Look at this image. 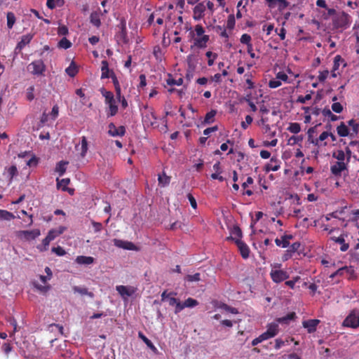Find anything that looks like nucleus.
<instances>
[{
	"label": "nucleus",
	"mask_w": 359,
	"mask_h": 359,
	"mask_svg": "<svg viewBox=\"0 0 359 359\" xmlns=\"http://www.w3.org/2000/svg\"><path fill=\"white\" fill-rule=\"evenodd\" d=\"M101 93L105 98V103L109 107V109L107 111V117L115 116L118 112V108L114 99V94L110 91L105 90L104 89H102Z\"/></svg>",
	"instance_id": "nucleus-1"
},
{
	"label": "nucleus",
	"mask_w": 359,
	"mask_h": 359,
	"mask_svg": "<svg viewBox=\"0 0 359 359\" xmlns=\"http://www.w3.org/2000/svg\"><path fill=\"white\" fill-rule=\"evenodd\" d=\"M332 23L336 29H346L351 23V18L348 13L341 12L333 18Z\"/></svg>",
	"instance_id": "nucleus-2"
},
{
	"label": "nucleus",
	"mask_w": 359,
	"mask_h": 359,
	"mask_svg": "<svg viewBox=\"0 0 359 359\" xmlns=\"http://www.w3.org/2000/svg\"><path fill=\"white\" fill-rule=\"evenodd\" d=\"M118 32L115 34V39L118 43H128V38L126 28V20L124 18L119 19V24L117 25Z\"/></svg>",
	"instance_id": "nucleus-3"
},
{
	"label": "nucleus",
	"mask_w": 359,
	"mask_h": 359,
	"mask_svg": "<svg viewBox=\"0 0 359 359\" xmlns=\"http://www.w3.org/2000/svg\"><path fill=\"white\" fill-rule=\"evenodd\" d=\"M342 325L346 327L356 329L359 327V311L353 309L346 317L342 323Z\"/></svg>",
	"instance_id": "nucleus-4"
},
{
	"label": "nucleus",
	"mask_w": 359,
	"mask_h": 359,
	"mask_svg": "<svg viewBox=\"0 0 359 359\" xmlns=\"http://www.w3.org/2000/svg\"><path fill=\"white\" fill-rule=\"evenodd\" d=\"M314 132V128H311L308 130L309 141L316 146H326L327 142H324L328 137V131L323 132L318 138H312V133Z\"/></svg>",
	"instance_id": "nucleus-5"
},
{
	"label": "nucleus",
	"mask_w": 359,
	"mask_h": 359,
	"mask_svg": "<svg viewBox=\"0 0 359 359\" xmlns=\"http://www.w3.org/2000/svg\"><path fill=\"white\" fill-rule=\"evenodd\" d=\"M278 333V325L276 323L269 324L266 332L259 336L261 341H264L274 337Z\"/></svg>",
	"instance_id": "nucleus-6"
},
{
	"label": "nucleus",
	"mask_w": 359,
	"mask_h": 359,
	"mask_svg": "<svg viewBox=\"0 0 359 359\" xmlns=\"http://www.w3.org/2000/svg\"><path fill=\"white\" fill-rule=\"evenodd\" d=\"M270 276L274 283H279L288 279L290 275L284 270L272 269L270 272Z\"/></svg>",
	"instance_id": "nucleus-7"
},
{
	"label": "nucleus",
	"mask_w": 359,
	"mask_h": 359,
	"mask_svg": "<svg viewBox=\"0 0 359 359\" xmlns=\"http://www.w3.org/2000/svg\"><path fill=\"white\" fill-rule=\"evenodd\" d=\"M28 69L34 75H41L46 70V66L42 60H39L30 63Z\"/></svg>",
	"instance_id": "nucleus-8"
},
{
	"label": "nucleus",
	"mask_w": 359,
	"mask_h": 359,
	"mask_svg": "<svg viewBox=\"0 0 359 359\" xmlns=\"http://www.w3.org/2000/svg\"><path fill=\"white\" fill-rule=\"evenodd\" d=\"M348 162H335L330 167L331 173L335 177H340L341 172L345 170H348Z\"/></svg>",
	"instance_id": "nucleus-9"
},
{
	"label": "nucleus",
	"mask_w": 359,
	"mask_h": 359,
	"mask_svg": "<svg viewBox=\"0 0 359 359\" xmlns=\"http://www.w3.org/2000/svg\"><path fill=\"white\" fill-rule=\"evenodd\" d=\"M116 290L124 299L133 296L136 292V288L133 286L117 285Z\"/></svg>",
	"instance_id": "nucleus-10"
},
{
	"label": "nucleus",
	"mask_w": 359,
	"mask_h": 359,
	"mask_svg": "<svg viewBox=\"0 0 359 359\" xmlns=\"http://www.w3.org/2000/svg\"><path fill=\"white\" fill-rule=\"evenodd\" d=\"M108 133L109 135L112 137L116 136H123L126 133V128L124 126H121L118 128H116L114 123H111L109 124V130Z\"/></svg>",
	"instance_id": "nucleus-11"
},
{
	"label": "nucleus",
	"mask_w": 359,
	"mask_h": 359,
	"mask_svg": "<svg viewBox=\"0 0 359 359\" xmlns=\"http://www.w3.org/2000/svg\"><path fill=\"white\" fill-rule=\"evenodd\" d=\"M18 236H23L24 238L27 240H34L36 238L39 237L41 234L39 229H33L30 231H20L18 232Z\"/></svg>",
	"instance_id": "nucleus-12"
},
{
	"label": "nucleus",
	"mask_w": 359,
	"mask_h": 359,
	"mask_svg": "<svg viewBox=\"0 0 359 359\" xmlns=\"http://www.w3.org/2000/svg\"><path fill=\"white\" fill-rule=\"evenodd\" d=\"M280 161L277 157L273 156L271 158L270 162L265 165L264 170L266 172L270 171H277L280 168Z\"/></svg>",
	"instance_id": "nucleus-13"
},
{
	"label": "nucleus",
	"mask_w": 359,
	"mask_h": 359,
	"mask_svg": "<svg viewBox=\"0 0 359 359\" xmlns=\"http://www.w3.org/2000/svg\"><path fill=\"white\" fill-rule=\"evenodd\" d=\"M236 244L239 249L240 253L243 259L249 257L250 249L248 246L241 239L236 240Z\"/></svg>",
	"instance_id": "nucleus-14"
},
{
	"label": "nucleus",
	"mask_w": 359,
	"mask_h": 359,
	"mask_svg": "<svg viewBox=\"0 0 359 359\" xmlns=\"http://www.w3.org/2000/svg\"><path fill=\"white\" fill-rule=\"evenodd\" d=\"M320 320L318 319H311L302 322V325L304 328L307 329L309 333L316 332V327L319 324Z\"/></svg>",
	"instance_id": "nucleus-15"
},
{
	"label": "nucleus",
	"mask_w": 359,
	"mask_h": 359,
	"mask_svg": "<svg viewBox=\"0 0 359 359\" xmlns=\"http://www.w3.org/2000/svg\"><path fill=\"white\" fill-rule=\"evenodd\" d=\"M205 11V6L204 2L198 3L194 8V18L196 20H201L204 16V12Z\"/></svg>",
	"instance_id": "nucleus-16"
},
{
	"label": "nucleus",
	"mask_w": 359,
	"mask_h": 359,
	"mask_svg": "<svg viewBox=\"0 0 359 359\" xmlns=\"http://www.w3.org/2000/svg\"><path fill=\"white\" fill-rule=\"evenodd\" d=\"M337 133L338 135L341 137H351V130L348 127V125L344 122H341L340 124L337 127Z\"/></svg>",
	"instance_id": "nucleus-17"
},
{
	"label": "nucleus",
	"mask_w": 359,
	"mask_h": 359,
	"mask_svg": "<svg viewBox=\"0 0 359 359\" xmlns=\"http://www.w3.org/2000/svg\"><path fill=\"white\" fill-rule=\"evenodd\" d=\"M293 236L291 234H285L281 236L280 238H276L275 243L277 246L282 247L283 248H287L290 245V240L292 239Z\"/></svg>",
	"instance_id": "nucleus-18"
},
{
	"label": "nucleus",
	"mask_w": 359,
	"mask_h": 359,
	"mask_svg": "<svg viewBox=\"0 0 359 359\" xmlns=\"http://www.w3.org/2000/svg\"><path fill=\"white\" fill-rule=\"evenodd\" d=\"M193 39L195 46L199 48H204L207 46V43L210 40V37L208 35H203L201 36L193 38Z\"/></svg>",
	"instance_id": "nucleus-19"
},
{
	"label": "nucleus",
	"mask_w": 359,
	"mask_h": 359,
	"mask_svg": "<svg viewBox=\"0 0 359 359\" xmlns=\"http://www.w3.org/2000/svg\"><path fill=\"white\" fill-rule=\"evenodd\" d=\"M113 242L115 246L120 248L131 250L135 249V245L131 242L124 241L116 238L114 239Z\"/></svg>",
	"instance_id": "nucleus-20"
},
{
	"label": "nucleus",
	"mask_w": 359,
	"mask_h": 359,
	"mask_svg": "<svg viewBox=\"0 0 359 359\" xmlns=\"http://www.w3.org/2000/svg\"><path fill=\"white\" fill-rule=\"evenodd\" d=\"M347 125L351 130V138H353L359 132V123L355 119L352 118L347 121Z\"/></svg>",
	"instance_id": "nucleus-21"
},
{
	"label": "nucleus",
	"mask_w": 359,
	"mask_h": 359,
	"mask_svg": "<svg viewBox=\"0 0 359 359\" xmlns=\"http://www.w3.org/2000/svg\"><path fill=\"white\" fill-rule=\"evenodd\" d=\"M102 15L101 11H93L90 15V22L97 28L101 26L100 15Z\"/></svg>",
	"instance_id": "nucleus-22"
},
{
	"label": "nucleus",
	"mask_w": 359,
	"mask_h": 359,
	"mask_svg": "<svg viewBox=\"0 0 359 359\" xmlns=\"http://www.w3.org/2000/svg\"><path fill=\"white\" fill-rule=\"evenodd\" d=\"M156 120V117L153 112L146 114L142 118L143 123L147 127L154 126Z\"/></svg>",
	"instance_id": "nucleus-23"
},
{
	"label": "nucleus",
	"mask_w": 359,
	"mask_h": 359,
	"mask_svg": "<svg viewBox=\"0 0 359 359\" xmlns=\"http://www.w3.org/2000/svg\"><path fill=\"white\" fill-rule=\"evenodd\" d=\"M102 79H108L111 77V72L109 68V63L107 60H102L101 62Z\"/></svg>",
	"instance_id": "nucleus-24"
},
{
	"label": "nucleus",
	"mask_w": 359,
	"mask_h": 359,
	"mask_svg": "<svg viewBox=\"0 0 359 359\" xmlns=\"http://www.w3.org/2000/svg\"><path fill=\"white\" fill-rule=\"evenodd\" d=\"M331 239L341 245L340 250L341 252H346L348 249L349 244L345 242L344 235H341L339 237H332Z\"/></svg>",
	"instance_id": "nucleus-25"
},
{
	"label": "nucleus",
	"mask_w": 359,
	"mask_h": 359,
	"mask_svg": "<svg viewBox=\"0 0 359 359\" xmlns=\"http://www.w3.org/2000/svg\"><path fill=\"white\" fill-rule=\"evenodd\" d=\"M66 230V227L63 226H59L57 229H52L48 233V236L50 238L52 241H53L55 238L63 233V232Z\"/></svg>",
	"instance_id": "nucleus-26"
},
{
	"label": "nucleus",
	"mask_w": 359,
	"mask_h": 359,
	"mask_svg": "<svg viewBox=\"0 0 359 359\" xmlns=\"http://www.w3.org/2000/svg\"><path fill=\"white\" fill-rule=\"evenodd\" d=\"M171 177L168 176L165 172L158 175V185L161 187L168 186L170 182Z\"/></svg>",
	"instance_id": "nucleus-27"
},
{
	"label": "nucleus",
	"mask_w": 359,
	"mask_h": 359,
	"mask_svg": "<svg viewBox=\"0 0 359 359\" xmlns=\"http://www.w3.org/2000/svg\"><path fill=\"white\" fill-rule=\"evenodd\" d=\"M32 39L30 34L23 35L16 46V50H21L26 45L29 44Z\"/></svg>",
	"instance_id": "nucleus-28"
},
{
	"label": "nucleus",
	"mask_w": 359,
	"mask_h": 359,
	"mask_svg": "<svg viewBox=\"0 0 359 359\" xmlns=\"http://www.w3.org/2000/svg\"><path fill=\"white\" fill-rule=\"evenodd\" d=\"M65 72L68 76L73 78L79 72V67L74 61H72L69 66L67 68H66Z\"/></svg>",
	"instance_id": "nucleus-29"
},
{
	"label": "nucleus",
	"mask_w": 359,
	"mask_h": 359,
	"mask_svg": "<svg viewBox=\"0 0 359 359\" xmlns=\"http://www.w3.org/2000/svg\"><path fill=\"white\" fill-rule=\"evenodd\" d=\"M95 261V259L93 257L89 256H78L76 258V262L79 264H83V265H90L93 264Z\"/></svg>",
	"instance_id": "nucleus-30"
},
{
	"label": "nucleus",
	"mask_w": 359,
	"mask_h": 359,
	"mask_svg": "<svg viewBox=\"0 0 359 359\" xmlns=\"http://www.w3.org/2000/svg\"><path fill=\"white\" fill-rule=\"evenodd\" d=\"M138 337L146 344V345L154 353H158L157 348L154 345L150 339H149L142 332L138 333Z\"/></svg>",
	"instance_id": "nucleus-31"
},
{
	"label": "nucleus",
	"mask_w": 359,
	"mask_h": 359,
	"mask_svg": "<svg viewBox=\"0 0 359 359\" xmlns=\"http://www.w3.org/2000/svg\"><path fill=\"white\" fill-rule=\"evenodd\" d=\"M332 157L337 160V162H346L347 161L345 151L341 149H337L333 151Z\"/></svg>",
	"instance_id": "nucleus-32"
},
{
	"label": "nucleus",
	"mask_w": 359,
	"mask_h": 359,
	"mask_svg": "<svg viewBox=\"0 0 359 359\" xmlns=\"http://www.w3.org/2000/svg\"><path fill=\"white\" fill-rule=\"evenodd\" d=\"M205 29L201 25H196L194 27V31H191L189 35L191 39L195 38L196 36H201L205 35Z\"/></svg>",
	"instance_id": "nucleus-33"
},
{
	"label": "nucleus",
	"mask_w": 359,
	"mask_h": 359,
	"mask_svg": "<svg viewBox=\"0 0 359 359\" xmlns=\"http://www.w3.org/2000/svg\"><path fill=\"white\" fill-rule=\"evenodd\" d=\"M341 64H343L344 67L346 66V63L345 60L341 57V55H337L334 57V62H333V72H337L339 69V67Z\"/></svg>",
	"instance_id": "nucleus-34"
},
{
	"label": "nucleus",
	"mask_w": 359,
	"mask_h": 359,
	"mask_svg": "<svg viewBox=\"0 0 359 359\" xmlns=\"http://www.w3.org/2000/svg\"><path fill=\"white\" fill-rule=\"evenodd\" d=\"M345 271H351V272H354V269L353 266H344L338 270H337L335 272L332 273L330 278L333 279L336 276H342L345 272Z\"/></svg>",
	"instance_id": "nucleus-35"
},
{
	"label": "nucleus",
	"mask_w": 359,
	"mask_h": 359,
	"mask_svg": "<svg viewBox=\"0 0 359 359\" xmlns=\"http://www.w3.org/2000/svg\"><path fill=\"white\" fill-rule=\"evenodd\" d=\"M69 163L68 161H61L57 163L55 172H58L60 176H62L66 172V166Z\"/></svg>",
	"instance_id": "nucleus-36"
},
{
	"label": "nucleus",
	"mask_w": 359,
	"mask_h": 359,
	"mask_svg": "<svg viewBox=\"0 0 359 359\" xmlns=\"http://www.w3.org/2000/svg\"><path fill=\"white\" fill-rule=\"evenodd\" d=\"M56 181H57V188L62 187V190L64 191H66L68 190L67 186L70 183V180L69 178H64L62 180L57 178Z\"/></svg>",
	"instance_id": "nucleus-37"
},
{
	"label": "nucleus",
	"mask_w": 359,
	"mask_h": 359,
	"mask_svg": "<svg viewBox=\"0 0 359 359\" xmlns=\"http://www.w3.org/2000/svg\"><path fill=\"white\" fill-rule=\"evenodd\" d=\"M15 218V215L5 210H0V220L11 221Z\"/></svg>",
	"instance_id": "nucleus-38"
},
{
	"label": "nucleus",
	"mask_w": 359,
	"mask_h": 359,
	"mask_svg": "<svg viewBox=\"0 0 359 359\" xmlns=\"http://www.w3.org/2000/svg\"><path fill=\"white\" fill-rule=\"evenodd\" d=\"M217 114V111L214 109H212L211 111H208L205 116L204 121L203 122V124H210L212 122H214L215 116Z\"/></svg>",
	"instance_id": "nucleus-39"
},
{
	"label": "nucleus",
	"mask_w": 359,
	"mask_h": 359,
	"mask_svg": "<svg viewBox=\"0 0 359 359\" xmlns=\"http://www.w3.org/2000/svg\"><path fill=\"white\" fill-rule=\"evenodd\" d=\"M166 83L168 86H181L183 83V79L179 78L175 79L171 74H168V78L166 79Z\"/></svg>",
	"instance_id": "nucleus-40"
},
{
	"label": "nucleus",
	"mask_w": 359,
	"mask_h": 359,
	"mask_svg": "<svg viewBox=\"0 0 359 359\" xmlns=\"http://www.w3.org/2000/svg\"><path fill=\"white\" fill-rule=\"evenodd\" d=\"M231 234L234 237H231L232 240H234L236 241V239H241L242 238V231L241 228L238 226H234L231 231Z\"/></svg>",
	"instance_id": "nucleus-41"
},
{
	"label": "nucleus",
	"mask_w": 359,
	"mask_h": 359,
	"mask_svg": "<svg viewBox=\"0 0 359 359\" xmlns=\"http://www.w3.org/2000/svg\"><path fill=\"white\" fill-rule=\"evenodd\" d=\"M73 291L76 293H79L81 295H88L89 297H93V293L88 292L86 287H81L79 286H74Z\"/></svg>",
	"instance_id": "nucleus-42"
},
{
	"label": "nucleus",
	"mask_w": 359,
	"mask_h": 359,
	"mask_svg": "<svg viewBox=\"0 0 359 359\" xmlns=\"http://www.w3.org/2000/svg\"><path fill=\"white\" fill-rule=\"evenodd\" d=\"M81 156L82 158L85 157L86 155V153L88 151V141L85 136H83L81 137Z\"/></svg>",
	"instance_id": "nucleus-43"
},
{
	"label": "nucleus",
	"mask_w": 359,
	"mask_h": 359,
	"mask_svg": "<svg viewBox=\"0 0 359 359\" xmlns=\"http://www.w3.org/2000/svg\"><path fill=\"white\" fill-rule=\"evenodd\" d=\"M296 318V313L294 312H291L287 313L285 316L279 318L278 321L280 323H287L289 320H294Z\"/></svg>",
	"instance_id": "nucleus-44"
},
{
	"label": "nucleus",
	"mask_w": 359,
	"mask_h": 359,
	"mask_svg": "<svg viewBox=\"0 0 359 359\" xmlns=\"http://www.w3.org/2000/svg\"><path fill=\"white\" fill-rule=\"evenodd\" d=\"M287 130H289L292 133L297 134L301 130L300 124L299 123H296V122L290 123L287 128Z\"/></svg>",
	"instance_id": "nucleus-45"
},
{
	"label": "nucleus",
	"mask_w": 359,
	"mask_h": 359,
	"mask_svg": "<svg viewBox=\"0 0 359 359\" xmlns=\"http://www.w3.org/2000/svg\"><path fill=\"white\" fill-rule=\"evenodd\" d=\"M6 18H7L8 28L12 29V27H13V25L15 22V20H16L14 13L12 12L7 13Z\"/></svg>",
	"instance_id": "nucleus-46"
},
{
	"label": "nucleus",
	"mask_w": 359,
	"mask_h": 359,
	"mask_svg": "<svg viewBox=\"0 0 359 359\" xmlns=\"http://www.w3.org/2000/svg\"><path fill=\"white\" fill-rule=\"evenodd\" d=\"M205 55L208 57V65L209 67L212 66L214 61L217 57L218 55L215 53H212V51H208L205 53Z\"/></svg>",
	"instance_id": "nucleus-47"
},
{
	"label": "nucleus",
	"mask_w": 359,
	"mask_h": 359,
	"mask_svg": "<svg viewBox=\"0 0 359 359\" xmlns=\"http://www.w3.org/2000/svg\"><path fill=\"white\" fill-rule=\"evenodd\" d=\"M72 46V43L66 37H63L58 43V47L67 49Z\"/></svg>",
	"instance_id": "nucleus-48"
},
{
	"label": "nucleus",
	"mask_w": 359,
	"mask_h": 359,
	"mask_svg": "<svg viewBox=\"0 0 359 359\" xmlns=\"http://www.w3.org/2000/svg\"><path fill=\"white\" fill-rule=\"evenodd\" d=\"M302 140L303 137L302 136L293 135L288 139L287 144L290 146H294V144L302 142Z\"/></svg>",
	"instance_id": "nucleus-49"
},
{
	"label": "nucleus",
	"mask_w": 359,
	"mask_h": 359,
	"mask_svg": "<svg viewBox=\"0 0 359 359\" xmlns=\"http://www.w3.org/2000/svg\"><path fill=\"white\" fill-rule=\"evenodd\" d=\"M198 304V301L191 297H189L184 302V306H185V307L192 308L197 306Z\"/></svg>",
	"instance_id": "nucleus-50"
},
{
	"label": "nucleus",
	"mask_w": 359,
	"mask_h": 359,
	"mask_svg": "<svg viewBox=\"0 0 359 359\" xmlns=\"http://www.w3.org/2000/svg\"><path fill=\"white\" fill-rule=\"evenodd\" d=\"M236 20L235 17L233 14H231L228 16L226 21V27L229 29H233L235 27Z\"/></svg>",
	"instance_id": "nucleus-51"
},
{
	"label": "nucleus",
	"mask_w": 359,
	"mask_h": 359,
	"mask_svg": "<svg viewBox=\"0 0 359 359\" xmlns=\"http://www.w3.org/2000/svg\"><path fill=\"white\" fill-rule=\"evenodd\" d=\"M184 280L188 282L199 281L201 280V274L199 273H196L194 275H187Z\"/></svg>",
	"instance_id": "nucleus-52"
},
{
	"label": "nucleus",
	"mask_w": 359,
	"mask_h": 359,
	"mask_svg": "<svg viewBox=\"0 0 359 359\" xmlns=\"http://www.w3.org/2000/svg\"><path fill=\"white\" fill-rule=\"evenodd\" d=\"M34 87L33 86H29V88H27L26 97H27V100L32 101L34 99Z\"/></svg>",
	"instance_id": "nucleus-53"
},
{
	"label": "nucleus",
	"mask_w": 359,
	"mask_h": 359,
	"mask_svg": "<svg viewBox=\"0 0 359 359\" xmlns=\"http://www.w3.org/2000/svg\"><path fill=\"white\" fill-rule=\"evenodd\" d=\"M289 6V2L287 0H278V10L280 12L283 11Z\"/></svg>",
	"instance_id": "nucleus-54"
},
{
	"label": "nucleus",
	"mask_w": 359,
	"mask_h": 359,
	"mask_svg": "<svg viewBox=\"0 0 359 359\" xmlns=\"http://www.w3.org/2000/svg\"><path fill=\"white\" fill-rule=\"evenodd\" d=\"M332 110L337 114H340L343 111V106L340 102H334L332 104Z\"/></svg>",
	"instance_id": "nucleus-55"
},
{
	"label": "nucleus",
	"mask_w": 359,
	"mask_h": 359,
	"mask_svg": "<svg viewBox=\"0 0 359 359\" xmlns=\"http://www.w3.org/2000/svg\"><path fill=\"white\" fill-rule=\"evenodd\" d=\"M50 241H52L50 238L49 236H46V238H43L42 241V245H43V248H41L40 247H38V248L41 251L47 250Z\"/></svg>",
	"instance_id": "nucleus-56"
},
{
	"label": "nucleus",
	"mask_w": 359,
	"mask_h": 359,
	"mask_svg": "<svg viewBox=\"0 0 359 359\" xmlns=\"http://www.w3.org/2000/svg\"><path fill=\"white\" fill-rule=\"evenodd\" d=\"M7 321L10 323V325H11V326H13V332H12V333H11V334H10V335H11V336H13V334L15 332H17V327H18L17 321H16V320H15L13 317H11V316H10V317H8V318H7Z\"/></svg>",
	"instance_id": "nucleus-57"
},
{
	"label": "nucleus",
	"mask_w": 359,
	"mask_h": 359,
	"mask_svg": "<svg viewBox=\"0 0 359 359\" xmlns=\"http://www.w3.org/2000/svg\"><path fill=\"white\" fill-rule=\"evenodd\" d=\"M329 75L328 70H323L322 72H319V74L318 76V79L320 82H324Z\"/></svg>",
	"instance_id": "nucleus-58"
},
{
	"label": "nucleus",
	"mask_w": 359,
	"mask_h": 359,
	"mask_svg": "<svg viewBox=\"0 0 359 359\" xmlns=\"http://www.w3.org/2000/svg\"><path fill=\"white\" fill-rule=\"evenodd\" d=\"M241 42L243 44H246L247 46H248V44H252L250 43L251 41V36L250 35L248 34H243L241 37Z\"/></svg>",
	"instance_id": "nucleus-59"
},
{
	"label": "nucleus",
	"mask_w": 359,
	"mask_h": 359,
	"mask_svg": "<svg viewBox=\"0 0 359 359\" xmlns=\"http://www.w3.org/2000/svg\"><path fill=\"white\" fill-rule=\"evenodd\" d=\"M311 99V94H306L305 96L299 95L297 99V102L304 104L306 101Z\"/></svg>",
	"instance_id": "nucleus-60"
},
{
	"label": "nucleus",
	"mask_w": 359,
	"mask_h": 359,
	"mask_svg": "<svg viewBox=\"0 0 359 359\" xmlns=\"http://www.w3.org/2000/svg\"><path fill=\"white\" fill-rule=\"evenodd\" d=\"M18 173V169L15 165H11L10 168H8V174L9 175L11 179L16 176Z\"/></svg>",
	"instance_id": "nucleus-61"
},
{
	"label": "nucleus",
	"mask_w": 359,
	"mask_h": 359,
	"mask_svg": "<svg viewBox=\"0 0 359 359\" xmlns=\"http://www.w3.org/2000/svg\"><path fill=\"white\" fill-rule=\"evenodd\" d=\"M281 81L278 79H272L269 82V87L271 88H276L281 86Z\"/></svg>",
	"instance_id": "nucleus-62"
},
{
	"label": "nucleus",
	"mask_w": 359,
	"mask_h": 359,
	"mask_svg": "<svg viewBox=\"0 0 359 359\" xmlns=\"http://www.w3.org/2000/svg\"><path fill=\"white\" fill-rule=\"evenodd\" d=\"M69 33V30L67 26L62 25L58 27L57 34L60 36H66Z\"/></svg>",
	"instance_id": "nucleus-63"
},
{
	"label": "nucleus",
	"mask_w": 359,
	"mask_h": 359,
	"mask_svg": "<svg viewBox=\"0 0 359 359\" xmlns=\"http://www.w3.org/2000/svg\"><path fill=\"white\" fill-rule=\"evenodd\" d=\"M289 249L287 250V252H295L297 251L300 247V243L299 242L293 243L291 245H289Z\"/></svg>",
	"instance_id": "nucleus-64"
}]
</instances>
